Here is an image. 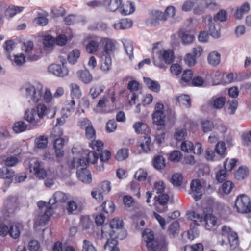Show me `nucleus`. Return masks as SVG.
<instances>
[{
	"mask_svg": "<svg viewBox=\"0 0 251 251\" xmlns=\"http://www.w3.org/2000/svg\"><path fill=\"white\" fill-rule=\"evenodd\" d=\"M23 96L31 105H35L43 99V86L38 83H26L21 89Z\"/></svg>",
	"mask_w": 251,
	"mask_h": 251,
	"instance_id": "1",
	"label": "nucleus"
},
{
	"mask_svg": "<svg viewBox=\"0 0 251 251\" xmlns=\"http://www.w3.org/2000/svg\"><path fill=\"white\" fill-rule=\"evenodd\" d=\"M220 235L221 239L219 243L221 246H228L229 244L231 250H235L238 247L239 243L238 235L229 226H223Z\"/></svg>",
	"mask_w": 251,
	"mask_h": 251,
	"instance_id": "2",
	"label": "nucleus"
},
{
	"mask_svg": "<svg viewBox=\"0 0 251 251\" xmlns=\"http://www.w3.org/2000/svg\"><path fill=\"white\" fill-rule=\"evenodd\" d=\"M110 100L112 103H114L116 101L115 92L113 88L108 89L104 95L100 99L94 108V111L97 113H109L111 111L109 106Z\"/></svg>",
	"mask_w": 251,
	"mask_h": 251,
	"instance_id": "3",
	"label": "nucleus"
},
{
	"mask_svg": "<svg viewBox=\"0 0 251 251\" xmlns=\"http://www.w3.org/2000/svg\"><path fill=\"white\" fill-rule=\"evenodd\" d=\"M187 215L188 218L193 221L196 225H198L199 222L202 221L204 219L205 228L208 230H211L217 225V218L211 214H206L203 218L202 215L194 211H190L187 213Z\"/></svg>",
	"mask_w": 251,
	"mask_h": 251,
	"instance_id": "4",
	"label": "nucleus"
},
{
	"mask_svg": "<svg viewBox=\"0 0 251 251\" xmlns=\"http://www.w3.org/2000/svg\"><path fill=\"white\" fill-rule=\"evenodd\" d=\"M143 238L146 243V246L149 250L154 251L159 248L160 251H167L168 242L164 240L162 242L158 244L157 241L154 240L153 233L150 229H146L144 230Z\"/></svg>",
	"mask_w": 251,
	"mask_h": 251,
	"instance_id": "5",
	"label": "nucleus"
},
{
	"mask_svg": "<svg viewBox=\"0 0 251 251\" xmlns=\"http://www.w3.org/2000/svg\"><path fill=\"white\" fill-rule=\"evenodd\" d=\"M123 226V222L122 220L119 218H115L112 219L110 223L109 226L107 225H104L101 229V236L103 238L107 237V231L106 229L108 227H110L111 231L108 233V235L110 237L114 238H119L122 240L126 236V233L123 231V236L122 237L119 235L116 234V230L120 229Z\"/></svg>",
	"mask_w": 251,
	"mask_h": 251,
	"instance_id": "6",
	"label": "nucleus"
},
{
	"mask_svg": "<svg viewBox=\"0 0 251 251\" xmlns=\"http://www.w3.org/2000/svg\"><path fill=\"white\" fill-rule=\"evenodd\" d=\"M19 202L17 197L10 196L6 198L3 203L2 212L6 217L13 216L19 207Z\"/></svg>",
	"mask_w": 251,
	"mask_h": 251,
	"instance_id": "7",
	"label": "nucleus"
},
{
	"mask_svg": "<svg viewBox=\"0 0 251 251\" xmlns=\"http://www.w3.org/2000/svg\"><path fill=\"white\" fill-rule=\"evenodd\" d=\"M235 207L239 213L250 212L251 211V201L250 198L245 194L239 195L235 201Z\"/></svg>",
	"mask_w": 251,
	"mask_h": 251,
	"instance_id": "8",
	"label": "nucleus"
},
{
	"mask_svg": "<svg viewBox=\"0 0 251 251\" xmlns=\"http://www.w3.org/2000/svg\"><path fill=\"white\" fill-rule=\"evenodd\" d=\"M24 118L30 124L32 128L39 127L43 123V120H41L38 117L35 108L26 110Z\"/></svg>",
	"mask_w": 251,
	"mask_h": 251,
	"instance_id": "9",
	"label": "nucleus"
},
{
	"mask_svg": "<svg viewBox=\"0 0 251 251\" xmlns=\"http://www.w3.org/2000/svg\"><path fill=\"white\" fill-rule=\"evenodd\" d=\"M174 52L171 50H162L159 52V61L153 58V64L160 69H165L164 64L160 61L163 60L166 63L170 64L174 60Z\"/></svg>",
	"mask_w": 251,
	"mask_h": 251,
	"instance_id": "10",
	"label": "nucleus"
},
{
	"mask_svg": "<svg viewBox=\"0 0 251 251\" xmlns=\"http://www.w3.org/2000/svg\"><path fill=\"white\" fill-rule=\"evenodd\" d=\"M190 194L195 201H197L201 198L204 190L200 180H192L190 185Z\"/></svg>",
	"mask_w": 251,
	"mask_h": 251,
	"instance_id": "11",
	"label": "nucleus"
},
{
	"mask_svg": "<svg viewBox=\"0 0 251 251\" xmlns=\"http://www.w3.org/2000/svg\"><path fill=\"white\" fill-rule=\"evenodd\" d=\"M164 108V105L160 102H157L155 106L152 120L153 123L157 125H162L164 124L165 117Z\"/></svg>",
	"mask_w": 251,
	"mask_h": 251,
	"instance_id": "12",
	"label": "nucleus"
},
{
	"mask_svg": "<svg viewBox=\"0 0 251 251\" xmlns=\"http://www.w3.org/2000/svg\"><path fill=\"white\" fill-rule=\"evenodd\" d=\"M48 71L55 76L63 77L68 75L69 70L64 63L62 65L53 64L48 67Z\"/></svg>",
	"mask_w": 251,
	"mask_h": 251,
	"instance_id": "13",
	"label": "nucleus"
},
{
	"mask_svg": "<svg viewBox=\"0 0 251 251\" xmlns=\"http://www.w3.org/2000/svg\"><path fill=\"white\" fill-rule=\"evenodd\" d=\"M29 171L39 179H44L47 176L46 170L41 167L40 162L36 160L31 162L29 165Z\"/></svg>",
	"mask_w": 251,
	"mask_h": 251,
	"instance_id": "14",
	"label": "nucleus"
},
{
	"mask_svg": "<svg viewBox=\"0 0 251 251\" xmlns=\"http://www.w3.org/2000/svg\"><path fill=\"white\" fill-rule=\"evenodd\" d=\"M63 134V131L62 129L56 126L54 127L53 129V131L51 132V136L53 137H57L58 138H56L54 140V148H63L65 143L67 141L68 139H65L63 138L60 137L61 136H62Z\"/></svg>",
	"mask_w": 251,
	"mask_h": 251,
	"instance_id": "15",
	"label": "nucleus"
},
{
	"mask_svg": "<svg viewBox=\"0 0 251 251\" xmlns=\"http://www.w3.org/2000/svg\"><path fill=\"white\" fill-rule=\"evenodd\" d=\"M53 213V209L51 207H46L44 214L38 216L35 219V225L38 226L45 224L49 220L50 217Z\"/></svg>",
	"mask_w": 251,
	"mask_h": 251,
	"instance_id": "16",
	"label": "nucleus"
},
{
	"mask_svg": "<svg viewBox=\"0 0 251 251\" xmlns=\"http://www.w3.org/2000/svg\"><path fill=\"white\" fill-rule=\"evenodd\" d=\"M169 196L167 194L159 195L158 197V202L155 204V208L158 212H163L167 209V202Z\"/></svg>",
	"mask_w": 251,
	"mask_h": 251,
	"instance_id": "17",
	"label": "nucleus"
},
{
	"mask_svg": "<svg viewBox=\"0 0 251 251\" xmlns=\"http://www.w3.org/2000/svg\"><path fill=\"white\" fill-rule=\"evenodd\" d=\"M207 20L209 25V34L214 38H218L220 36V26L216 24V21L213 20L210 16L207 17Z\"/></svg>",
	"mask_w": 251,
	"mask_h": 251,
	"instance_id": "18",
	"label": "nucleus"
},
{
	"mask_svg": "<svg viewBox=\"0 0 251 251\" xmlns=\"http://www.w3.org/2000/svg\"><path fill=\"white\" fill-rule=\"evenodd\" d=\"M101 37L95 36L93 37L87 44L86 49L90 54H94L99 49V43H100Z\"/></svg>",
	"mask_w": 251,
	"mask_h": 251,
	"instance_id": "19",
	"label": "nucleus"
},
{
	"mask_svg": "<svg viewBox=\"0 0 251 251\" xmlns=\"http://www.w3.org/2000/svg\"><path fill=\"white\" fill-rule=\"evenodd\" d=\"M38 117L41 120L46 116L48 118H52L55 115V111H52L51 115H50V110L44 104H39L35 108Z\"/></svg>",
	"mask_w": 251,
	"mask_h": 251,
	"instance_id": "20",
	"label": "nucleus"
},
{
	"mask_svg": "<svg viewBox=\"0 0 251 251\" xmlns=\"http://www.w3.org/2000/svg\"><path fill=\"white\" fill-rule=\"evenodd\" d=\"M76 175L78 179L82 182L85 183H90L92 181V177L90 172L85 168H82L78 169Z\"/></svg>",
	"mask_w": 251,
	"mask_h": 251,
	"instance_id": "21",
	"label": "nucleus"
},
{
	"mask_svg": "<svg viewBox=\"0 0 251 251\" xmlns=\"http://www.w3.org/2000/svg\"><path fill=\"white\" fill-rule=\"evenodd\" d=\"M100 43L104 45L103 54L110 55L115 50V42L113 40L107 38L101 37Z\"/></svg>",
	"mask_w": 251,
	"mask_h": 251,
	"instance_id": "22",
	"label": "nucleus"
},
{
	"mask_svg": "<svg viewBox=\"0 0 251 251\" xmlns=\"http://www.w3.org/2000/svg\"><path fill=\"white\" fill-rule=\"evenodd\" d=\"M68 199L66 194L61 191H57L53 195L49 201V204L51 206L56 203L64 202Z\"/></svg>",
	"mask_w": 251,
	"mask_h": 251,
	"instance_id": "23",
	"label": "nucleus"
},
{
	"mask_svg": "<svg viewBox=\"0 0 251 251\" xmlns=\"http://www.w3.org/2000/svg\"><path fill=\"white\" fill-rule=\"evenodd\" d=\"M132 25V22L131 20L126 18L122 19L113 25V27L116 30L126 29L130 28Z\"/></svg>",
	"mask_w": 251,
	"mask_h": 251,
	"instance_id": "24",
	"label": "nucleus"
},
{
	"mask_svg": "<svg viewBox=\"0 0 251 251\" xmlns=\"http://www.w3.org/2000/svg\"><path fill=\"white\" fill-rule=\"evenodd\" d=\"M226 103V98L223 96H214L213 97L209 104L217 109H220L223 107Z\"/></svg>",
	"mask_w": 251,
	"mask_h": 251,
	"instance_id": "25",
	"label": "nucleus"
},
{
	"mask_svg": "<svg viewBox=\"0 0 251 251\" xmlns=\"http://www.w3.org/2000/svg\"><path fill=\"white\" fill-rule=\"evenodd\" d=\"M33 47V43L32 41H28L24 43L22 50L25 51V55L31 60H36L38 59L37 56L32 55V50Z\"/></svg>",
	"mask_w": 251,
	"mask_h": 251,
	"instance_id": "26",
	"label": "nucleus"
},
{
	"mask_svg": "<svg viewBox=\"0 0 251 251\" xmlns=\"http://www.w3.org/2000/svg\"><path fill=\"white\" fill-rule=\"evenodd\" d=\"M75 108V101L72 100L70 101H67L64 107L62 110V115L63 117L67 118L71 116L74 112Z\"/></svg>",
	"mask_w": 251,
	"mask_h": 251,
	"instance_id": "27",
	"label": "nucleus"
},
{
	"mask_svg": "<svg viewBox=\"0 0 251 251\" xmlns=\"http://www.w3.org/2000/svg\"><path fill=\"white\" fill-rule=\"evenodd\" d=\"M23 229V225L21 223H17L12 224L9 230V234L14 238H19L20 235L21 231Z\"/></svg>",
	"mask_w": 251,
	"mask_h": 251,
	"instance_id": "28",
	"label": "nucleus"
},
{
	"mask_svg": "<svg viewBox=\"0 0 251 251\" xmlns=\"http://www.w3.org/2000/svg\"><path fill=\"white\" fill-rule=\"evenodd\" d=\"M79 79L85 84L90 83L93 79L92 75L88 70H79L77 72Z\"/></svg>",
	"mask_w": 251,
	"mask_h": 251,
	"instance_id": "29",
	"label": "nucleus"
},
{
	"mask_svg": "<svg viewBox=\"0 0 251 251\" xmlns=\"http://www.w3.org/2000/svg\"><path fill=\"white\" fill-rule=\"evenodd\" d=\"M138 144L144 152H147L151 150V138L148 136L141 137L138 140Z\"/></svg>",
	"mask_w": 251,
	"mask_h": 251,
	"instance_id": "30",
	"label": "nucleus"
},
{
	"mask_svg": "<svg viewBox=\"0 0 251 251\" xmlns=\"http://www.w3.org/2000/svg\"><path fill=\"white\" fill-rule=\"evenodd\" d=\"M208 63L212 66H216L221 61V55L216 51L210 52L207 57Z\"/></svg>",
	"mask_w": 251,
	"mask_h": 251,
	"instance_id": "31",
	"label": "nucleus"
},
{
	"mask_svg": "<svg viewBox=\"0 0 251 251\" xmlns=\"http://www.w3.org/2000/svg\"><path fill=\"white\" fill-rule=\"evenodd\" d=\"M89 162L87 159L85 158H81L79 159H74L72 161L70 165V168H77L78 169H80L82 168H86V166L87 164Z\"/></svg>",
	"mask_w": 251,
	"mask_h": 251,
	"instance_id": "32",
	"label": "nucleus"
},
{
	"mask_svg": "<svg viewBox=\"0 0 251 251\" xmlns=\"http://www.w3.org/2000/svg\"><path fill=\"white\" fill-rule=\"evenodd\" d=\"M112 65L111 58L110 55L103 54L101 60V69L105 73L111 69Z\"/></svg>",
	"mask_w": 251,
	"mask_h": 251,
	"instance_id": "33",
	"label": "nucleus"
},
{
	"mask_svg": "<svg viewBox=\"0 0 251 251\" xmlns=\"http://www.w3.org/2000/svg\"><path fill=\"white\" fill-rule=\"evenodd\" d=\"M18 162V158L15 156H6L2 155L0 156V163H4L8 167H12L16 165Z\"/></svg>",
	"mask_w": 251,
	"mask_h": 251,
	"instance_id": "34",
	"label": "nucleus"
},
{
	"mask_svg": "<svg viewBox=\"0 0 251 251\" xmlns=\"http://www.w3.org/2000/svg\"><path fill=\"white\" fill-rule=\"evenodd\" d=\"M34 143L35 149L43 150L47 147L48 140L46 136L40 135L35 138Z\"/></svg>",
	"mask_w": 251,
	"mask_h": 251,
	"instance_id": "35",
	"label": "nucleus"
},
{
	"mask_svg": "<svg viewBox=\"0 0 251 251\" xmlns=\"http://www.w3.org/2000/svg\"><path fill=\"white\" fill-rule=\"evenodd\" d=\"M135 11V5L131 1H128L127 3L120 7V13L122 15H128L133 13Z\"/></svg>",
	"mask_w": 251,
	"mask_h": 251,
	"instance_id": "36",
	"label": "nucleus"
},
{
	"mask_svg": "<svg viewBox=\"0 0 251 251\" xmlns=\"http://www.w3.org/2000/svg\"><path fill=\"white\" fill-rule=\"evenodd\" d=\"M176 100L180 105H182L186 108H189L191 106V100L187 95L180 94L177 96H176Z\"/></svg>",
	"mask_w": 251,
	"mask_h": 251,
	"instance_id": "37",
	"label": "nucleus"
},
{
	"mask_svg": "<svg viewBox=\"0 0 251 251\" xmlns=\"http://www.w3.org/2000/svg\"><path fill=\"white\" fill-rule=\"evenodd\" d=\"M144 81L148 87L152 91L158 92L160 91V85L159 83L148 77H144Z\"/></svg>",
	"mask_w": 251,
	"mask_h": 251,
	"instance_id": "38",
	"label": "nucleus"
},
{
	"mask_svg": "<svg viewBox=\"0 0 251 251\" xmlns=\"http://www.w3.org/2000/svg\"><path fill=\"white\" fill-rule=\"evenodd\" d=\"M104 89L105 87L103 85H95L90 89L89 95L93 99H95L103 92Z\"/></svg>",
	"mask_w": 251,
	"mask_h": 251,
	"instance_id": "39",
	"label": "nucleus"
},
{
	"mask_svg": "<svg viewBox=\"0 0 251 251\" xmlns=\"http://www.w3.org/2000/svg\"><path fill=\"white\" fill-rule=\"evenodd\" d=\"M80 52L78 50L75 49L70 52L68 55L67 60L69 63L72 65L75 64L78 61L80 57Z\"/></svg>",
	"mask_w": 251,
	"mask_h": 251,
	"instance_id": "40",
	"label": "nucleus"
},
{
	"mask_svg": "<svg viewBox=\"0 0 251 251\" xmlns=\"http://www.w3.org/2000/svg\"><path fill=\"white\" fill-rule=\"evenodd\" d=\"M250 10V5L248 2L244 3L239 8H237L234 16L237 19H241L243 15Z\"/></svg>",
	"mask_w": 251,
	"mask_h": 251,
	"instance_id": "41",
	"label": "nucleus"
},
{
	"mask_svg": "<svg viewBox=\"0 0 251 251\" xmlns=\"http://www.w3.org/2000/svg\"><path fill=\"white\" fill-rule=\"evenodd\" d=\"M134 128L135 132L138 134H146L150 131L148 126L142 122H137L134 125Z\"/></svg>",
	"mask_w": 251,
	"mask_h": 251,
	"instance_id": "42",
	"label": "nucleus"
},
{
	"mask_svg": "<svg viewBox=\"0 0 251 251\" xmlns=\"http://www.w3.org/2000/svg\"><path fill=\"white\" fill-rule=\"evenodd\" d=\"M15 172L11 169L5 167L0 168V178L10 179L14 176Z\"/></svg>",
	"mask_w": 251,
	"mask_h": 251,
	"instance_id": "43",
	"label": "nucleus"
},
{
	"mask_svg": "<svg viewBox=\"0 0 251 251\" xmlns=\"http://www.w3.org/2000/svg\"><path fill=\"white\" fill-rule=\"evenodd\" d=\"M123 43L127 55L131 60L133 58V46L132 42L129 40L125 39L123 40Z\"/></svg>",
	"mask_w": 251,
	"mask_h": 251,
	"instance_id": "44",
	"label": "nucleus"
},
{
	"mask_svg": "<svg viewBox=\"0 0 251 251\" xmlns=\"http://www.w3.org/2000/svg\"><path fill=\"white\" fill-rule=\"evenodd\" d=\"M248 170L246 167H241L235 173V178L237 180H242L248 176Z\"/></svg>",
	"mask_w": 251,
	"mask_h": 251,
	"instance_id": "45",
	"label": "nucleus"
},
{
	"mask_svg": "<svg viewBox=\"0 0 251 251\" xmlns=\"http://www.w3.org/2000/svg\"><path fill=\"white\" fill-rule=\"evenodd\" d=\"M23 9L24 7L22 6H9L6 11L5 15L7 17H12L16 14L22 12Z\"/></svg>",
	"mask_w": 251,
	"mask_h": 251,
	"instance_id": "46",
	"label": "nucleus"
},
{
	"mask_svg": "<svg viewBox=\"0 0 251 251\" xmlns=\"http://www.w3.org/2000/svg\"><path fill=\"white\" fill-rule=\"evenodd\" d=\"M27 125L23 121H19L14 123L13 129L15 133H19L25 131L27 128Z\"/></svg>",
	"mask_w": 251,
	"mask_h": 251,
	"instance_id": "47",
	"label": "nucleus"
},
{
	"mask_svg": "<svg viewBox=\"0 0 251 251\" xmlns=\"http://www.w3.org/2000/svg\"><path fill=\"white\" fill-rule=\"evenodd\" d=\"M181 39L184 44H189L193 41L194 36L190 32L186 31L182 32L181 35Z\"/></svg>",
	"mask_w": 251,
	"mask_h": 251,
	"instance_id": "48",
	"label": "nucleus"
},
{
	"mask_svg": "<svg viewBox=\"0 0 251 251\" xmlns=\"http://www.w3.org/2000/svg\"><path fill=\"white\" fill-rule=\"evenodd\" d=\"M104 247L105 249H109V251H119V249L117 247V241L115 239H108Z\"/></svg>",
	"mask_w": 251,
	"mask_h": 251,
	"instance_id": "49",
	"label": "nucleus"
},
{
	"mask_svg": "<svg viewBox=\"0 0 251 251\" xmlns=\"http://www.w3.org/2000/svg\"><path fill=\"white\" fill-rule=\"evenodd\" d=\"M129 155L128 149L122 148L117 153L115 158L118 161H123L126 159Z\"/></svg>",
	"mask_w": 251,
	"mask_h": 251,
	"instance_id": "50",
	"label": "nucleus"
},
{
	"mask_svg": "<svg viewBox=\"0 0 251 251\" xmlns=\"http://www.w3.org/2000/svg\"><path fill=\"white\" fill-rule=\"evenodd\" d=\"M92 225V222L88 216H82L81 217L80 226L83 230L89 229Z\"/></svg>",
	"mask_w": 251,
	"mask_h": 251,
	"instance_id": "51",
	"label": "nucleus"
},
{
	"mask_svg": "<svg viewBox=\"0 0 251 251\" xmlns=\"http://www.w3.org/2000/svg\"><path fill=\"white\" fill-rule=\"evenodd\" d=\"M187 130L184 128H177L175 134V138L177 141H181L187 136Z\"/></svg>",
	"mask_w": 251,
	"mask_h": 251,
	"instance_id": "52",
	"label": "nucleus"
},
{
	"mask_svg": "<svg viewBox=\"0 0 251 251\" xmlns=\"http://www.w3.org/2000/svg\"><path fill=\"white\" fill-rule=\"evenodd\" d=\"M71 95L73 97L79 98L81 95V90L79 86L75 83L70 84Z\"/></svg>",
	"mask_w": 251,
	"mask_h": 251,
	"instance_id": "53",
	"label": "nucleus"
},
{
	"mask_svg": "<svg viewBox=\"0 0 251 251\" xmlns=\"http://www.w3.org/2000/svg\"><path fill=\"white\" fill-rule=\"evenodd\" d=\"M77 125L78 126L82 129H85V130L92 126L91 121L85 118H80L79 119Z\"/></svg>",
	"mask_w": 251,
	"mask_h": 251,
	"instance_id": "54",
	"label": "nucleus"
},
{
	"mask_svg": "<svg viewBox=\"0 0 251 251\" xmlns=\"http://www.w3.org/2000/svg\"><path fill=\"white\" fill-rule=\"evenodd\" d=\"M153 166L157 170H161L165 167L164 158L162 156L155 157L153 161Z\"/></svg>",
	"mask_w": 251,
	"mask_h": 251,
	"instance_id": "55",
	"label": "nucleus"
},
{
	"mask_svg": "<svg viewBox=\"0 0 251 251\" xmlns=\"http://www.w3.org/2000/svg\"><path fill=\"white\" fill-rule=\"evenodd\" d=\"M201 127L204 132H208L214 128V125L212 122L205 120L202 121Z\"/></svg>",
	"mask_w": 251,
	"mask_h": 251,
	"instance_id": "56",
	"label": "nucleus"
},
{
	"mask_svg": "<svg viewBox=\"0 0 251 251\" xmlns=\"http://www.w3.org/2000/svg\"><path fill=\"white\" fill-rule=\"evenodd\" d=\"M234 187L233 183L230 181L224 182L221 187L222 191L225 194H229Z\"/></svg>",
	"mask_w": 251,
	"mask_h": 251,
	"instance_id": "57",
	"label": "nucleus"
},
{
	"mask_svg": "<svg viewBox=\"0 0 251 251\" xmlns=\"http://www.w3.org/2000/svg\"><path fill=\"white\" fill-rule=\"evenodd\" d=\"M91 141L89 146L93 150L99 151L102 149L103 143L101 141L94 139Z\"/></svg>",
	"mask_w": 251,
	"mask_h": 251,
	"instance_id": "58",
	"label": "nucleus"
},
{
	"mask_svg": "<svg viewBox=\"0 0 251 251\" xmlns=\"http://www.w3.org/2000/svg\"><path fill=\"white\" fill-rule=\"evenodd\" d=\"M193 73L191 70H187L185 71L182 75V78L180 80V83L183 84V82L188 83L189 82L192 78Z\"/></svg>",
	"mask_w": 251,
	"mask_h": 251,
	"instance_id": "59",
	"label": "nucleus"
},
{
	"mask_svg": "<svg viewBox=\"0 0 251 251\" xmlns=\"http://www.w3.org/2000/svg\"><path fill=\"white\" fill-rule=\"evenodd\" d=\"M237 160L232 159L230 160L226 159L224 163V167L226 171H231L235 166Z\"/></svg>",
	"mask_w": 251,
	"mask_h": 251,
	"instance_id": "60",
	"label": "nucleus"
},
{
	"mask_svg": "<svg viewBox=\"0 0 251 251\" xmlns=\"http://www.w3.org/2000/svg\"><path fill=\"white\" fill-rule=\"evenodd\" d=\"M122 1L121 0H111L108 6V9L109 11L114 12L118 9L120 10V5Z\"/></svg>",
	"mask_w": 251,
	"mask_h": 251,
	"instance_id": "61",
	"label": "nucleus"
},
{
	"mask_svg": "<svg viewBox=\"0 0 251 251\" xmlns=\"http://www.w3.org/2000/svg\"><path fill=\"white\" fill-rule=\"evenodd\" d=\"M102 210L106 213H112L114 210V205L111 201H106L102 204Z\"/></svg>",
	"mask_w": 251,
	"mask_h": 251,
	"instance_id": "62",
	"label": "nucleus"
},
{
	"mask_svg": "<svg viewBox=\"0 0 251 251\" xmlns=\"http://www.w3.org/2000/svg\"><path fill=\"white\" fill-rule=\"evenodd\" d=\"M194 145L189 141H185L181 143V149L185 152H191L193 150Z\"/></svg>",
	"mask_w": 251,
	"mask_h": 251,
	"instance_id": "63",
	"label": "nucleus"
},
{
	"mask_svg": "<svg viewBox=\"0 0 251 251\" xmlns=\"http://www.w3.org/2000/svg\"><path fill=\"white\" fill-rule=\"evenodd\" d=\"M203 245L201 243L186 246L184 248V251H203Z\"/></svg>",
	"mask_w": 251,
	"mask_h": 251,
	"instance_id": "64",
	"label": "nucleus"
}]
</instances>
